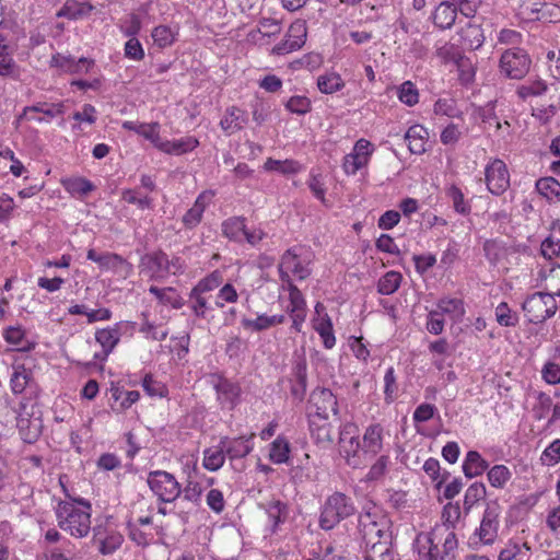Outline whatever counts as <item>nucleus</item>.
Listing matches in <instances>:
<instances>
[{
    "mask_svg": "<svg viewBox=\"0 0 560 560\" xmlns=\"http://www.w3.org/2000/svg\"><path fill=\"white\" fill-rule=\"evenodd\" d=\"M63 188L72 196L82 197L94 189V185L84 177H71L61 180Z\"/></svg>",
    "mask_w": 560,
    "mask_h": 560,
    "instance_id": "nucleus-32",
    "label": "nucleus"
},
{
    "mask_svg": "<svg viewBox=\"0 0 560 560\" xmlns=\"http://www.w3.org/2000/svg\"><path fill=\"white\" fill-rule=\"evenodd\" d=\"M142 387L151 397H164L167 392L165 385L154 380L151 374H147L143 377Z\"/></svg>",
    "mask_w": 560,
    "mask_h": 560,
    "instance_id": "nucleus-51",
    "label": "nucleus"
},
{
    "mask_svg": "<svg viewBox=\"0 0 560 560\" xmlns=\"http://www.w3.org/2000/svg\"><path fill=\"white\" fill-rule=\"evenodd\" d=\"M456 16V4L450 1H443L436 7L433 13V22L441 30H447L454 25Z\"/></svg>",
    "mask_w": 560,
    "mask_h": 560,
    "instance_id": "nucleus-19",
    "label": "nucleus"
},
{
    "mask_svg": "<svg viewBox=\"0 0 560 560\" xmlns=\"http://www.w3.org/2000/svg\"><path fill=\"white\" fill-rule=\"evenodd\" d=\"M94 7L89 2H80L77 0H67L58 12V16L70 20H79L89 16Z\"/></svg>",
    "mask_w": 560,
    "mask_h": 560,
    "instance_id": "nucleus-24",
    "label": "nucleus"
},
{
    "mask_svg": "<svg viewBox=\"0 0 560 560\" xmlns=\"http://www.w3.org/2000/svg\"><path fill=\"white\" fill-rule=\"evenodd\" d=\"M125 56L133 60H141L144 57L142 45L136 37H131L125 45Z\"/></svg>",
    "mask_w": 560,
    "mask_h": 560,
    "instance_id": "nucleus-63",
    "label": "nucleus"
},
{
    "mask_svg": "<svg viewBox=\"0 0 560 560\" xmlns=\"http://www.w3.org/2000/svg\"><path fill=\"white\" fill-rule=\"evenodd\" d=\"M258 31L265 36H273L280 33V23L271 18H264L258 23Z\"/></svg>",
    "mask_w": 560,
    "mask_h": 560,
    "instance_id": "nucleus-64",
    "label": "nucleus"
},
{
    "mask_svg": "<svg viewBox=\"0 0 560 560\" xmlns=\"http://www.w3.org/2000/svg\"><path fill=\"white\" fill-rule=\"evenodd\" d=\"M398 98L408 106H413L419 102V92L411 81L404 82L398 88Z\"/></svg>",
    "mask_w": 560,
    "mask_h": 560,
    "instance_id": "nucleus-45",
    "label": "nucleus"
},
{
    "mask_svg": "<svg viewBox=\"0 0 560 560\" xmlns=\"http://www.w3.org/2000/svg\"><path fill=\"white\" fill-rule=\"evenodd\" d=\"M498 517L499 505L497 503L488 504L477 532L482 544L491 545L494 542L499 528Z\"/></svg>",
    "mask_w": 560,
    "mask_h": 560,
    "instance_id": "nucleus-9",
    "label": "nucleus"
},
{
    "mask_svg": "<svg viewBox=\"0 0 560 560\" xmlns=\"http://www.w3.org/2000/svg\"><path fill=\"white\" fill-rule=\"evenodd\" d=\"M353 513L354 508L351 499L341 492H335L327 498L323 505L319 526L324 530H330Z\"/></svg>",
    "mask_w": 560,
    "mask_h": 560,
    "instance_id": "nucleus-4",
    "label": "nucleus"
},
{
    "mask_svg": "<svg viewBox=\"0 0 560 560\" xmlns=\"http://www.w3.org/2000/svg\"><path fill=\"white\" fill-rule=\"evenodd\" d=\"M291 113L304 115L311 110V102L305 96H292L285 104Z\"/></svg>",
    "mask_w": 560,
    "mask_h": 560,
    "instance_id": "nucleus-56",
    "label": "nucleus"
},
{
    "mask_svg": "<svg viewBox=\"0 0 560 560\" xmlns=\"http://www.w3.org/2000/svg\"><path fill=\"white\" fill-rule=\"evenodd\" d=\"M307 410L310 418L329 419L330 415H338V402L330 389L316 388L311 393Z\"/></svg>",
    "mask_w": 560,
    "mask_h": 560,
    "instance_id": "nucleus-7",
    "label": "nucleus"
},
{
    "mask_svg": "<svg viewBox=\"0 0 560 560\" xmlns=\"http://www.w3.org/2000/svg\"><path fill=\"white\" fill-rule=\"evenodd\" d=\"M314 329L322 337L325 348L331 349L335 346L336 338L334 335L332 323L327 314L314 320Z\"/></svg>",
    "mask_w": 560,
    "mask_h": 560,
    "instance_id": "nucleus-30",
    "label": "nucleus"
},
{
    "mask_svg": "<svg viewBox=\"0 0 560 560\" xmlns=\"http://www.w3.org/2000/svg\"><path fill=\"white\" fill-rule=\"evenodd\" d=\"M212 197V191H203L198 196L194 206L186 212L183 218V222L186 226H195L200 222L202 213L207 205L211 201Z\"/></svg>",
    "mask_w": 560,
    "mask_h": 560,
    "instance_id": "nucleus-21",
    "label": "nucleus"
},
{
    "mask_svg": "<svg viewBox=\"0 0 560 560\" xmlns=\"http://www.w3.org/2000/svg\"><path fill=\"white\" fill-rule=\"evenodd\" d=\"M159 127L160 125L158 122L137 124L135 121L127 120L122 124L124 129L132 130L138 135H141L145 139L150 140L154 144V147L156 145V142L159 141L160 138Z\"/></svg>",
    "mask_w": 560,
    "mask_h": 560,
    "instance_id": "nucleus-29",
    "label": "nucleus"
},
{
    "mask_svg": "<svg viewBox=\"0 0 560 560\" xmlns=\"http://www.w3.org/2000/svg\"><path fill=\"white\" fill-rule=\"evenodd\" d=\"M265 510L268 520L271 522V533H276L279 525L284 523L288 516V506L280 500H271L259 505Z\"/></svg>",
    "mask_w": 560,
    "mask_h": 560,
    "instance_id": "nucleus-20",
    "label": "nucleus"
},
{
    "mask_svg": "<svg viewBox=\"0 0 560 560\" xmlns=\"http://www.w3.org/2000/svg\"><path fill=\"white\" fill-rule=\"evenodd\" d=\"M547 91V84L537 80L530 84H523L517 89V94L521 98L525 100L529 96H538Z\"/></svg>",
    "mask_w": 560,
    "mask_h": 560,
    "instance_id": "nucleus-52",
    "label": "nucleus"
},
{
    "mask_svg": "<svg viewBox=\"0 0 560 560\" xmlns=\"http://www.w3.org/2000/svg\"><path fill=\"white\" fill-rule=\"evenodd\" d=\"M489 468V464L477 451H469L463 463V471L467 478L482 475Z\"/></svg>",
    "mask_w": 560,
    "mask_h": 560,
    "instance_id": "nucleus-23",
    "label": "nucleus"
},
{
    "mask_svg": "<svg viewBox=\"0 0 560 560\" xmlns=\"http://www.w3.org/2000/svg\"><path fill=\"white\" fill-rule=\"evenodd\" d=\"M148 485L162 502H173L182 493V487L176 478L165 470H154L148 475Z\"/></svg>",
    "mask_w": 560,
    "mask_h": 560,
    "instance_id": "nucleus-5",
    "label": "nucleus"
},
{
    "mask_svg": "<svg viewBox=\"0 0 560 560\" xmlns=\"http://www.w3.org/2000/svg\"><path fill=\"white\" fill-rule=\"evenodd\" d=\"M486 183L489 191L497 196L509 188L510 175L503 161L494 160L486 167Z\"/></svg>",
    "mask_w": 560,
    "mask_h": 560,
    "instance_id": "nucleus-8",
    "label": "nucleus"
},
{
    "mask_svg": "<svg viewBox=\"0 0 560 560\" xmlns=\"http://www.w3.org/2000/svg\"><path fill=\"white\" fill-rule=\"evenodd\" d=\"M198 144L199 141L195 137L190 136L173 141L162 140L160 137L155 148L167 154L182 155L192 151L198 147Z\"/></svg>",
    "mask_w": 560,
    "mask_h": 560,
    "instance_id": "nucleus-13",
    "label": "nucleus"
},
{
    "mask_svg": "<svg viewBox=\"0 0 560 560\" xmlns=\"http://www.w3.org/2000/svg\"><path fill=\"white\" fill-rule=\"evenodd\" d=\"M225 450L219 444L218 448H208L205 451L203 467L208 470L215 471L220 469L225 460Z\"/></svg>",
    "mask_w": 560,
    "mask_h": 560,
    "instance_id": "nucleus-37",
    "label": "nucleus"
},
{
    "mask_svg": "<svg viewBox=\"0 0 560 560\" xmlns=\"http://www.w3.org/2000/svg\"><path fill=\"white\" fill-rule=\"evenodd\" d=\"M512 472L505 465H494L488 470V480L494 488L502 489L511 479Z\"/></svg>",
    "mask_w": 560,
    "mask_h": 560,
    "instance_id": "nucleus-41",
    "label": "nucleus"
},
{
    "mask_svg": "<svg viewBox=\"0 0 560 560\" xmlns=\"http://www.w3.org/2000/svg\"><path fill=\"white\" fill-rule=\"evenodd\" d=\"M122 199L128 203L136 205L139 209H152L153 200L149 196L138 197L137 191L127 189L122 191Z\"/></svg>",
    "mask_w": 560,
    "mask_h": 560,
    "instance_id": "nucleus-54",
    "label": "nucleus"
},
{
    "mask_svg": "<svg viewBox=\"0 0 560 560\" xmlns=\"http://www.w3.org/2000/svg\"><path fill=\"white\" fill-rule=\"evenodd\" d=\"M288 38L292 42L299 43V47L301 48L305 44L306 37V25L303 21L293 22L287 33Z\"/></svg>",
    "mask_w": 560,
    "mask_h": 560,
    "instance_id": "nucleus-55",
    "label": "nucleus"
},
{
    "mask_svg": "<svg viewBox=\"0 0 560 560\" xmlns=\"http://www.w3.org/2000/svg\"><path fill=\"white\" fill-rule=\"evenodd\" d=\"M536 189L547 199H552L560 196V183L553 177L539 178L536 182Z\"/></svg>",
    "mask_w": 560,
    "mask_h": 560,
    "instance_id": "nucleus-43",
    "label": "nucleus"
},
{
    "mask_svg": "<svg viewBox=\"0 0 560 560\" xmlns=\"http://www.w3.org/2000/svg\"><path fill=\"white\" fill-rule=\"evenodd\" d=\"M4 339L8 343L15 346L18 350H26V347L23 345L24 330L21 327L7 328Z\"/></svg>",
    "mask_w": 560,
    "mask_h": 560,
    "instance_id": "nucleus-61",
    "label": "nucleus"
},
{
    "mask_svg": "<svg viewBox=\"0 0 560 560\" xmlns=\"http://www.w3.org/2000/svg\"><path fill=\"white\" fill-rule=\"evenodd\" d=\"M460 38L463 45L468 49H477L481 47L485 42L482 30L479 25L467 24L466 27L460 31Z\"/></svg>",
    "mask_w": 560,
    "mask_h": 560,
    "instance_id": "nucleus-26",
    "label": "nucleus"
},
{
    "mask_svg": "<svg viewBox=\"0 0 560 560\" xmlns=\"http://www.w3.org/2000/svg\"><path fill=\"white\" fill-rule=\"evenodd\" d=\"M282 268L288 269L291 273L296 276L300 280L306 279L311 271L308 268L303 266L299 260L296 254H294L291 249H288L281 257Z\"/></svg>",
    "mask_w": 560,
    "mask_h": 560,
    "instance_id": "nucleus-28",
    "label": "nucleus"
},
{
    "mask_svg": "<svg viewBox=\"0 0 560 560\" xmlns=\"http://www.w3.org/2000/svg\"><path fill=\"white\" fill-rule=\"evenodd\" d=\"M247 120L248 118L244 110L236 106H231L226 108L220 121V126L228 136H231L236 131L243 129L244 126L247 124Z\"/></svg>",
    "mask_w": 560,
    "mask_h": 560,
    "instance_id": "nucleus-15",
    "label": "nucleus"
},
{
    "mask_svg": "<svg viewBox=\"0 0 560 560\" xmlns=\"http://www.w3.org/2000/svg\"><path fill=\"white\" fill-rule=\"evenodd\" d=\"M299 167L298 162L290 160L279 161L270 158L265 162V168L267 171L278 172L281 174H294L299 171Z\"/></svg>",
    "mask_w": 560,
    "mask_h": 560,
    "instance_id": "nucleus-44",
    "label": "nucleus"
},
{
    "mask_svg": "<svg viewBox=\"0 0 560 560\" xmlns=\"http://www.w3.org/2000/svg\"><path fill=\"white\" fill-rule=\"evenodd\" d=\"M541 460L547 466H553L560 462V440H555L542 453Z\"/></svg>",
    "mask_w": 560,
    "mask_h": 560,
    "instance_id": "nucleus-62",
    "label": "nucleus"
},
{
    "mask_svg": "<svg viewBox=\"0 0 560 560\" xmlns=\"http://www.w3.org/2000/svg\"><path fill=\"white\" fill-rule=\"evenodd\" d=\"M63 104H48V103H38L33 106H26L24 108V115H27L30 112L43 113L44 115L54 118L56 116L63 114Z\"/></svg>",
    "mask_w": 560,
    "mask_h": 560,
    "instance_id": "nucleus-46",
    "label": "nucleus"
},
{
    "mask_svg": "<svg viewBox=\"0 0 560 560\" xmlns=\"http://www.w3.org/2000/svg\"><path fill=\"white\" fill-rule=\"evenodd\" d=\"M530 58L520 48L505 50L500 58V70L506 78L523 79L529 71Z\"/></svg>",
    "mask_w": 560,
    "mask_h": 560,
    "instance_id": "nucleus-6",
    "label": "nucleus"
},
{
    "mask_svg": "<svg viewBox=\"0 0 560 560\" xmlns=\"http://www.w3.org/2000/svg\"><path fill=\"white\" fill-rule=\"evenodd\" d=\"M307 185L313 195L322 202H325L326 187L323 175L311 174Z\"/></svg>",
    "mask_w": 560,
    "mask_h": 560,
    "instance_id": "nucleus-59",
    "label": "nucleus"
},
{
    "mask_svg": "<svg viewBox=\"0 0 560 560\" xmlns=\"http://www.w3.org/2000/svg\"><path fill=\"white\" fill-rule=\"evenodd\" d=\"M120 335L118 328H104L98 329L95 332V340L102 346L103 352L95 353L96 360H104L113 351L116 345L119 342Z\"/></svg>",
    "mask_w": 560,
    "mask_h": 560,
    "instance_id": "nucleus-18",
    "label": "nucleus"
},
{
    "mask_svg": "<svg viewBox=\"0 0 560 560\" xmlns=\"http://www.w3.org/2000/svg\"><path fill=\"white\" fill-rule=\"evenodd\" d=\"M486 494L487 490L482 482H474L470 485L464 498L465 512L468 513L477 502L485 499Z\"/></svg>",
    "mask_w": 560,
    "mask_h": 560,
    "instance_id": "nucleus-42",
    "label": "nucleus"
},
{
    "mask_svg": "<svg viewBox=\"0 0 560 560\" xmlns=\"http://www.w3.org/2000/svg\"><path fill=\"white\" fill-rule=\"evenodd\" d=\"M427 139L428 131L421 125L411 126L405 135L408 148L413 154H421L425 151Z\"/></svg>",
    "mask_w": 560,
    "mask_h": 560,
    "instance_id": "nucleus-22",
    "label": "nucleus"
},
{
    "mask_svg": "<svg viewBox=\"0 0 560 560\" xmlns=\"http://www.w3.org/2000/svg\"><path fill=\"white\" fill-rule=\"evenodd\" d=\"M32 383L33 373L31 370L25 369L23 365L14 369L10 380L11 389L14 394L23 393Z\"/></svg>",
    "mask_w": 560,
    "mask_h": 560,
    "instance_id": "nucleus-31",
    "label": "nucleus"
},
{
    "mask_svg": "<svg viewBox=\"0 0 560 560\" xmlns=\"http://www.w3.org/2000/svg\"><path fill=\"white\" fill-rule=\"evenodd\" d=\"M382 431L380 424H372L365 430L362 445L365 455H375L382 450Z\"/></svg>",
    "mask_w": 560,
    "mask_h": 560,
    "instance_id": "nucleus-25",
    "label": "nucleus"
},
{
    "mask_svg": "<svg viewBox=\"0 0 560 560\" xmlns=\"http://www.w3.org/2000/svg\"><path fill=\"white\" fill-rule=\"evenodd\" d=\"M485 256L491 264H495L500 260L503 252L502 244L497 240H487L483 243Z\"/></svg>",
    "mask_w": 560,
    "mask_h": 560,
    "instance_id": "nucleus-57",
    "label": "nucleus"
},
{
    "mask_svg": "<svg viewBox=\"0 0 560 560\" xmlns=\"http://www.w3.org/2000/svg\"><path fill=\"white\" fill-rule=\"evenodd\" d=\"M140 266L148 270L153 279H163L168 276L167 255L162 250L144 255Z\"/></svg>",
    "mask_w": 560,
    "mask_h": 560,
    "instance_id": "nucleus-11",
    "label": "nucleus"
},
{
    "mask_svg": "<svg viewBox=\"0 0 560 560\" xmlns=\"http://www.w3.org/2000/svg\"><path fill=\"white\" fill-rule=\"evenodd\" d=\"M223 233L230 240H240L245 232V223L242 218H232L222 224Z\"/></svg>",
    "mask_w": 560,
    "mask_h": 560,
    "instance_id": "nucleus-47",
    "label": "nucleus"
},
{
    "mask_svg": "<svg viewBox=\"0 0 560 560\" xmlns=\"http://www.w3.org/2000/svg\"><path fill=\"white\" fill-rule=\"evenodd\" d=\"M497 320L501 326L513 327L517 324V317L511 313L505 302L500 303L495 307Z\"/></svg>",
    "mask_w": 560,
    "mask_h": 560,
    "instance_id": "nucleus-53",
    "label": "nucleus"
},
{
    "mask_svg": "<svg viewBox=\"0 0 560 560\" xmlns=\"http://www.w3.org/2000/svg\"><path fill=\"white\" fill-rule=\"evenodd\" d=\"M122 541V535L118 533H112L104 539L100 540L98 550L102 555H112L121 546Z\"/></svg>",
    "mask_w": 560,
    "mask_h": 560,
    "instance_id": "nucleus-50",
    "label": "nucleus"
},
{
    "mask_svg": "<svg viewBox=\"0 0 560 560\" xmlns=\"http://www.w3.org/2000/svg\"><path fill=\"white\" fill-rule=\"evenodd\" d=\"M290 443L285 438L278 436L270 447L269 457L275 464H283L289 459Z\"/></svg>",
    "mask_w": 560,
    "mask_h": 560,
    "instance_id": "nucleus-36",
    "label": "nucleus"
},
{
    "mask_svg": "<svg viewBox=\"0 0 560 560\" xmlns=\"http://www.w3.org/2000/svg\"><path fill=\"white\" fill-rule=\"evenodd\" d=\"M441 315L446 314L454 320H460L465 314L464 302L460 299L443 298L438 303Z\"/></svg>",
    "mask_w": 560,
    "mask_h": 560,
    "instance_id": "nucleus-33",
    "label": "nucleus"
},
{
    "mask_svg": "<svg viewBox=\"0 0 560 560\" xmlns=\"http://www.w3.org/2000/svg\"><path fill=\"white\" fill-rule=\"evenodd\" d=\"M455 66L459 72V80L463 84L472 82L475 78V67L469 58L462 55Z\"/></svg>",
    "mask_w": 560,
    "mask_h": 560,
    "instance_id": "nucleus-49",
    "label": "nucleus"
},
{
    "mask_svg": "<svg viewBox=\"0 0 560 560\" xmlns=\"http://www.w3.org/2000/svg\"><path fill=\"white\" fill-rule=\"evenodd\" d=\"M310 430L317 444L329 445L334 442L332 425L328 419L310 418Z\"/></svg>",
    "mask_w": 560,
    "mask_h": 560,
    "instance_id": "nucleus-17",
    "label": "nucleus"
},
{
    "mask_svg": "<svg viewBox=\"0 0 560 560\" xmlns=\"http://www.w3.org/2000/svg\"><path fill=\"white\" fill-rule=\"evenodd\" d=\"M522 308L528 316V320L533 324H539L548 319V316H545L542 292H535L529 295L524 301Z\"/></svg>",
    "mask_w": 560,
    "mask_h": 560,
    "instance_id": "nucleus-16",
    "label": "nucleus"
},
{
    "mask_svg": "<svg viewBox=\"0 0 560 560\" xmlns=\"http://www.w3.org/2000/svg\"><path fill=\"white\" fill-rule=\"evenodd\" d=\"M359 532L365 545V552L380 560H392L390 521L380 512L366 511L359 516Z\"/></svg>",
    "mask_w": 560,
    "mask_h": 560,
    "instance_id": "nucleus-1",
    "label": "nucleus"
},
{
    "mask_svg": "<svg viewBox=\"0 0 560 560\" xmlns=\"http://www.w3.org/2000/svg\"><path fill=\"white\" fill-rule=\"evenodd\" d=\"M420 560H454L458 541L454 532L443 533V527H434L429 533H420L415 540Z\"/></svg>",
    "mask_w": 560,
    "mask_h": 560,
    "instance_id": "nucleus-2",
    "label": "nucleus"
},
{
    "mask_svg": "<svg viewBox=\"0 0 560 560\" xmlns=\"http://www.w3.org/2000/svg\"><path fill=\"white\" fill-rule=\"evenodd\" d=\"M189 303L194 314L198 317H205L208 307V296L202 292H196L194 288L189 294Z\"/></svg>",
    "mask_w": 560,
    "mask_h": 560,
    "instance_id": "nucleus-48",
    "label": "nucleus"
},
{
    "mask_svg": "<svg viewBox=\"0 0 560 560\" xmlns=\"http://www.w3.org/2000/svg\"><path fill=\"white\" fill-rule=\"evenodd\" d=\"M339 453L345 458L347 465L352 468H359L365 464L366 455L359 441V435L339 446Z\"/></svg>",
    "mask_w": 560,
    "mask_h": 560,
    "instance_id": "nucleus-12",
    "label": "nucleus"
},
{
    "mask_svg": "<svg viewBox=\"0 0 560 560\" xmlns=\"http://www.w3.org/2000/svg\"><path fill=\"white\" fill-rule=\"evenodd\" d=\"M317 86L322 93L332 94L345 86V82L338 73H327L319 75Z\"/></svg>",
    "mask_w": 560,
    "mask_h": 560,
    "instance_id": "nucleus-39",
    "label": "nucleus"
},
{
    "mask_svg": "<svg viewBox=\"0 0 560 560\" xmlns=\"http://www.w3.org/2000/svg\"><path fill=\"white\" fill-rule=\"evenodd\" d=\"M368 163L369 161L363 158L349 153L345 156L343 168L347 174L354 175L359 170L366 166Z\"/></svg>",
    "mask_w": 560,
    "mask_h": 560,
    "instance_id": "nucleus-60",
    "label": "nucleus"
},
{
    "mask_svg": "<svg viewBox=\"0 0 560 560\" xmlns=\"http://www.w3.org/2000/svg\"><path fill=\"white\" fill-rule=\"evenodd\" d=\"M16 427L21 439L25 443H35L42 434L43 421L40 417L28 413H19L16 418Z\"/></svg>",
    "mask_w": 560,
    "mask_h": 560,
    "instance_id": "nucleus-10",
    "label": "nucleus"
},
{
    "mask_svg": "<svg viewBox=\"0 0 560 560\" xmlns=\"http://www.w3.org/2000/svg\"><path fill=\"white\" fill-rule=\"evenodd\" d=\"M284 319H285L284 315H273V316L259 315L255 319L243 318L242 325L244 328L252 329L255 331H261V330L268 329L272 326H276L278 324H282L284 322Z\"/></svg>",
    "mask_w": 560,
    "mask_h": 560,
    "instance_id": "nucleus-27",
    "label": "nucleus"
},
{
    "mask_svg": "<svg viewBox=\"0 0 560 560\" xmlns=\"http://www.w3.org/2000/svg\"><path fill=\"white\" fill-rule=\"evenodd\" d=\"M446 196L451 199L454 210L463 215H468L471 211V206L468 200L465 199L464 194L456 185H451L446 189Z\"/></svg>",
    "mask_w": 560,
    "mask_h": 560,
    "instance_id": "nucleus-34",
    "label": "nucleus"
},
{
    "mask_svg": "<svg viewBox=\"0 0 560 560\" xmlns=\"http://www.w3.org/2000/svg\"><path fill=\"white\" fill-rule=\"evenodd\" d=\"M254 438V434H250L248 438L240 436L236 439L222 438L220 440V445H223L226 455L231 459L243 458L247 456L252 450L253 445L250 444V440Z\"/></svg>",
    "mask_w": 560,
    "mask_h": 560,
    "instance_id": "nucleus-14",
    "label": "nucleus"
},
{
    "mask_svg": "<svg viewBox=\"0 0 560 560\" xmlns=\"http://www.w3.org/2000/svg\"><path fill=\"white\" fill-rule=\"evenodd\" d=\"M84 509L71 502L61 501L56 509L58 526L75 538L85 537L91 529V504L84 500L79 501Z\"/></svg>",
    "mask_w": 560,
    "mask_h": 560,
    "instance_id": "nucleus-3",
    "label": "nucleus"
},
{
    "mask_svg": "<svg viewBox=\"0 0 560 560\" xmlns=\"http://www.w3.org/2000/svg\"><path fill=\"white\" fill-rule=\"evenodd\" d=\"M401 275L397 271L386 272L377 283V292L383 295H389L395 293L401 282Z\"/></svg>",
    "mask_w": 560,
    "mask_h": 560,
    "instance_id": "nucleus-38",
    "label": "nucleus"
},
{
    "mask_svg": "<svg viewBox=\"0 0 560 560\" xmlns=\"http://www.w3.org/2000/svg\"><path fill=\"white\" fill-rule=\"evenodd\" d=\"M149 292L155 295V298L164 305H172L174 308H180L184 305L182 298L173 288L160 289L151 285Z\"/></svg>",
    "mask_w": 560,
    "mask_h": 560,
    "instance_id": "nucleus-35",
    "label": "nucleus"
},
{
    "mask_svg": "<svg viewBox=\"0 0 560 560\" xmlns=\"http://www.w3.org/2000/svg\"><path fill=\"white\" fill-rule=\"evenodd\" d=\"M436 55L444 62H453L455 65L463 54L454 44L446 43L440 48H438Z\"/></svg>",
    "mask_w": 560,
    "mask_h": 560,
    "instance_id": "nucleus-58",
    "label": "nucleus"
},
{
    "mask_svg": "<svg viewBox=\"0 0 560 560\" xmlns=\"http://www.w3.org/2000/svg\"><path fill=\"white\" fill-rule=\"evenodd\" d=\"M459 517H460L459 505L457 503L456 504L447 503L443 508V512H442L443 524L436 525L435 527H443L444 534L448 533L450 530L454 532L455 525L458 522Z\"/></svg>",
    "mask_w": 560,
    "mask_h": 560,
    "instance_id": "nucleus-40",
    "label": "nucleus"
}]
</instances>
